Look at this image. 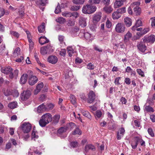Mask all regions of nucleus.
<instances>
[{"mask_svg": "<svg viewBox=\"0 0 155 155\" xmlns=\"http://www.w3.org/2000/svg\"><path fill=\"white\" fill-rule=\"evenodd\" d=\"M80 8V6H72L71 8V9L72 11H77Z\"/></svg>", "mask_w": 155, "mask_h": 155, "instance_id": "338daca9", "label": "nucleus"}, {"mask_svg": "<svg viewBox=\"0 0 155 155\" xmlns=\"http://www.w3.org/2000/svg\"><path fill=\"white\" fill-rule=\"evenodd\" d=\"M1 72L5 74H9V78L12 79L14 78L13 70L12 68L10 66L3 67L1 68Z\"/></svg>", "mask_w": 155, "mask_h": 155, "instance_id": "f03ea898", "label": "nucleus"}, {"mask_svg": "<svg viewBox=\"0 0 155 155\" xmlns=\"http://www.w3.org/2000/svg\"><path fill=\"white\" fill-rule=\"evenodd\" d=\"M60 118V116L59 115H56L53 117V119L55 123H57L58 122Z\"/></svg>", "mask_w": 155, "mask_h": 155, "instance_id": "4c0bfd02", "label": "nucleus"}, {"mask_svg": "<svg viewBox=\"0 0 155 155\" xmlns=\"http://www.w3.org/2000/svg\"><path fill=\"white\" fill-rule=\"evenodd\" d=\"M84 37L86 39H89L91 37V35L89 33L87 32L84 34Z\"/></svg>", "mask_w": 155, "mask_h": 155, "instance_id": "4d7b16f0", "label": "nucleus"}, {"mask_svg": "<svg viewBox=\"0 0 155 155\" xmlns=\"http://www.w3.org/2000/svg\"><path fill=\"white\" fill-rule=\"evenodd\" d=\"M47 123H49L52 120V116L49 113H47L43 115L41 117Z\"/></svg>", "mask_w": 155, "mask_h": 155, "instance_id": "1a4fd4ad", "label": "nucleus"}, {"mask_svg": "<svg viewBox=\"0 0 155 155\" xmlns=\"http://www.w3.org/2000/svg\"><path fill=\"white\" fill-rule=\"evenodd\" d=\"M142 22L141 20L138 19L137 20L135 25L132 27V29L134 31L136 28H137L139 27L142 26Z\"/></svg>", "mask_w": 155, "mask_h": 155, "instance_id": "6ab92c4d", "label": "nucleus"}, {"mask_svg": "<svg viewBox=\"0 0 155 155\" xmlns=\"http://www.w3.org/2000/svg\"><path fill=\"white\" fill-rule=\"evenodd\" d=\"M66 50L64 49H63L60 51L59 54L61 56H64L65 55Z\"/></svg>", "mask_w": 155, "mask_h": 155, "instance_id": "680f3d73", "label": "nucleus"}, {"mask_svg": "<svg viewBox=\"0 0 155 155\" xmlns=\"http://www.w3.org/2000/svg\"><path fill=\"white\" fill-rule=\"evenodd\" d=\"M100 1V0H89V2L91 4H98Z\"/></svg>", "mask_w": 155, "mask_h": 155, "instance_id": "a18cd8bd", "label": "nucleus"}, {"mask_svg": "<svg viewBox=\"0 0 155 155\" xmlns=\"http://www.w3.org/2000/svg\"><path fill=\"white\" fill-rule=\"evenodd\" d=\"M38 80V79L36 76H31L29 79L28 83L31 85H33L37 82Z\"/></svg>", "mask_w": 155, "mask_h": 155, "instance_id": "9b49d317", "label": "nucleus"}, {"mask_svg": "<svg viewBox=\"0 0 155 155\" xmlns=\"http://www.w3.org/2000/svg\"><path fill=\"white\" fill-rule=\"evenodd\" d=\"M87 101L89 103H92L95 99V94L93 91H91L87 94Z\"/></svg>", "mask_w": 155, "mask_h": 155, "instance_id": "39448f33", "label": "nucleus"}, {"mask_svg": "<svg viewBox=\"0 0 155 155\" xmlns=\"http://www.w3.org/2000/svg\"><path fill=\"white\" fill-rule=\"evenodd\" d=\"M103 9L106 12L109 13L113 11V9L110 6L108 7L106 6L104 7Z\"/></svg>", "mask_w": 155, "mask_h": 155, "instance_id": "cd10ccee", "label": "nucleus"}, {"mask_svg": "<svg viewBox=\"0 0 155 155\" xmlns=\"http://www.w3.org/2000/svg\"><path fill=\"white\" fill-rule=\"evenodd\" d=\"M12 145L10 142L8 143L6 145L5 150H7L11 147Z\"/></svg>", "mask_w": 155, "mask_h": 155, "instance_id": "13d9d810", "label": "nucleus"}, {"mask_svg": "<svg viewBox=\"0 0 155 155\" xmlns=\"http://www.w3.org/2000/svg\"><path fill=\"white\" fill-rule=\"evenodd\" d=\"M31 94V92L29 90L24 91L21 94V98L23 101L26 100L29 98Z\"/></svg>", "mask_w": 155, "mask_h": 155, "instance_id": "6e6552de", "label": "nucleus"}, {"mask_svg": "<svg viewBox=\"0 0 155 155\" xmlns=\"http://www.w3.org/2000/svg\"><path fill=\"white\" fill-rule=\"evenodd\" d=\"M45 23H42V25L38 27V30L40 33H43L45 31Z\"/></svg>", "mask_w": 155, "mask_h": 155, "instance_id": "5701e85b", "label": "nucleus"}, {"mask_svg": "<svg viewBox=\"0 0 155 155\" xmlns=\"http://www.w3.org/2000/svg\"><path fill=\"white\" fill-rule=\"evenodd\" d=\"M125 27L124 25L121 23H118L115 28V31L119 33H123L125 30Z\"/></svg>", "mask_w": 155, "mask_h": 155, "instance_id": "423d86ee", "label": "nucleus"}, {"mask_svg": "<svg viewBox=\"0 0 155 155\" xmlns=\"http://www.w3.org/2000/svg\"><path fill=\"white\" fill-rule=\"evenodd\" d=\"M125 25L127 27H130L131 25V20L129 18H126L124 19Z\"/></svg>", "mask_w": 155, "mask_h": 155, "instance_id": "b1692460", "label": "nucleus"}, {"mask_svg": "<svg viewBox=\"0 0 155 155\" xmlns=\"http://www.w3.org/2000/svg\"><path fill=\"white\" fill-rule=\"evenodd\" d=\"M10 34L12 35H13V36L17 38H18L19 36V34L16 31H11L10 32Z\"/></svg>", "mask_w": 155, "mask_h": 155, "instance_id": "79ce46f5", "label": "nucleus"}, {"mask_svg": "<svg viewBox=\"0 0 155 155\" xmlns=\"http://www.w3.org/2000/svg\"><path fill=\"white\" fill-rule=\"evenodd\" d=\"M19 12L20 15L21 16H23L24 14V9L23 7L19 8Z\"/></svg>", "mask_w": 155, "mask_h": 155, "instance_id": "5fc2aeb1", "label": "nucleus"}, {"mask_svg": "<svg viewBox=\"0 0 155 155\" xmlns=\"http://www.w3.org/2000/svg\"><path fill=\"white\" fill-rule=\"evenodd\" d=\"M137 73L141 76L142 77H144V74L143 72L140 69H137Z\"/></svg>", "mask_w": 155, "mask_h": 155, "instance_id": "6e6d98bb", "label": "nucleus"}, {"mask_svg": "<svg viewBox=\"0 0 155 155\" xmlns=\"http://www.w3.org/2000/svg\"><path fill=\"white\" fill-rule=\"evenodd\" d=\"M44 86L43 83L42 82H41L39 84H38L37 85L34 91L35 94H37L41 90V89Z\"/></svg>", "mask_w": 155, "mask_h": 155, "instance_id": "ddd939ff", "label": "nucleus"}, {"mask_svg": "<svg viewBox=\"0 0 155 155\" xmlns=\"http://www.w3.org/2000/svg\"><path fill=\"white\" fill-rule=\"evenodd\" d=\"M147 131L149 134L150 135L151 137H153L154 136V134L153 132V130L151 128H148Z\"/></svg>", "mask_w": 155, "mask_h": 155, "instance_id": "bf43d9fd", "label": "nucleus"}, {"mask_svg": "<svg viewBox=\"0 0 155 155\" xmlns=\"http://www.w3.org/2000/svg\"><path fill=\"white\" fill-rule=\"evenodd\" d=\"M142 40L146 43H153L155 41V36L151 35L148 37H144Z\"/></svg>", "mask_w": 155, "mask_h": 155, "instance_id": "0eeeda50", "label": "nucleus"}, {"mask_svg": "<svg viewBox=\"0 0 155 155\" xmlns=\"http://www.w3.org/2000/svg\"><path fill=\"white\" fill-rule=\"evenodd\" d=\"M79 25L82 27H85L87 25L86 19L82 17H80L79 18Z\"/></svg>", "mask_w": 155, "mask_h": 155, "instance_id": "f8f14e48", "label": "nucleus"}, {"mask_svg": "<svg viewBox=\"0 0 155 155\" xmlns=\"http://www.w3.org/2000/svg\"><path fill=\"white\" fill-rule=\"evenodd\" d=\"M101 14H95L93 18V22L96 23L100 21L101 19Z\"/></svg>", "mask_w": 155, "mask_h": 155, "instance_id": "a211bd4d", "label": "nucleus"}, {"mask_svg": "<svg viewBox=\"0 0 155 155\" xmlns=\"http://www.w3.org/2000/svg\"><path fill=\"white\" fill-rule=\"evenodd\" d=\"M48 61L50 63L54 64L57 62L58 58L55 56L51 55L48 58Z\"/></svg>", "mask_w": 155, "mask_h": 155, "instance_id": "9d476101", "label": "nucleus"}, {"mask_svg": "<svg viewBox=\"0 0 155 155\" xmlns=\"http://www.w3.org/2000/svg\"><path fill=\"white\" fill-rule=\"evenodd\" d=\"M117 11L118 13L121 15V14L124 13L126 12V8L125 7H122L118 9Z\"/></svg>", "mask_w": 155, "mask_h": 155, "instance_id": "c9c22d12", "label": "nucleus"}, {"mask_svg": "<svg viewBox=\"0 0 155 155\" xmlns=\"http://www.w3.org/2000/svg\"><path fill=\"white\" fill-rule=\"evenodd\" d=\"M121 15L118 13L117 11L112 14V17L114 19H117L119 18L121 16Z\"/></svg>", "mask_w": 155, "mask_h": 155, "instance_id": "4be33fe9", "label": "nucleus"}, {"mask_svg": "<svg viewBox=\"0 0 155 155\" xmlns=\"http://www.w3.org/2000/svg\"><path fill=\"white\" fill-rule=\"evenodd\" d=\"M31 136L32 138H34V140H35V139L38 138V136L36 134V133L35 132V131L34 130H33L32 132Z\"/></svg>", "mask_w": 155, "mask_h": 155, "instance_id": "37998d69", "label": "nucleus"}, {"mask_svg": "<svg viewBox=\"0 0 155 155\" xmlns=\"http://www.w3.org/2000/svg\"><path fill=\"white\" fill-rule=\"evenodd\" d=\"M145 41L141 40V41L137 43V49L140 51L144 52L146 50L147 47L145 44Z\"/></svg>", "mask_w": 155, "mask_h": 155, "instance_id": "20e7f679", "label": "nucleus"}, {"mask_svg": "<svg viewBox=\"0 0 155 155\" xmlns=\"http://www.w3.org/2000/svg\"><path fill=\"white\" fill-rule=\"evenodd\" d=\"M87 68L89 70H93L94 68V66L91 63H90L87 64Z\"/></svg>", "mask_w": 155, "mask_h": 155, "instance_id": "49530a36", "label": "nucleus"}, {"mask_svg": "<svg viewBox=\"0 0 155 155\" xmlns=\"http://www.w3.org/2000/svg\"><path fill=\"white\" fill-rule=\"evenodd\" d=\"M4 94L5 96H8L11 94V92L8 90H4Z\"/></svg>", "mask_w": 155, "mask_h": 155, "instance_id": "3c124183", "label": "nucleus"}, {"mask_svg": "<svg viewBox=\"0 0 155 155\" xmlns=\"http://www.w3.org/2000/svg\"><path fill=\"white\" fill-rule=\"evenodd\" d=\"M78 143L77 141H73L71 143L70 145L72 147L75 148L78 146Z\"/></svg>", "mask_w": 155, "mask_h": 155, "instance_id": "de8ad7c7", "label": "nucleus"}, {"mask_svg": "<svg viewBox=\"0 0 155 155\" xmlns=\"http://www.w3.org/2000/svg\"><path fill=\"white\" fill-rule=\"evenodd\" d=\"M28 75L27 74H23L21 77L20 82L21 84H25L27 81Z\"/></svg>", "mask_w": 155, "mask_h": 155, "instance_id": "f3484780", "label": "nucleus"}, {"mask_svg": "<svg viewBox=\"0 0 155 155\" xmlns=\"http://www.w3.org/2000/svg\"><path fill=\"white\" fill-rule=\"evenodd\" d=\"M95 149V147L91 144H87L85 146L84 148V150L86 152H88L89 150L94 151Z\"/></svg>", "mask_w": 155, "mask_h": 155, "instance_id": "dca6fc26", "label": "nucleus"}, {"mask_svg": "<svg viewBox=\"0 0 155 155\" xmlns=\"http://www.w3.org/2000/svg\"><path fill=\"white\" fill-rule=\"evenodd\" d=\"M20 51V49L19 47H17L16 48L13 52V54L14 55L17 54L18 55V54L19 53Z\"/></svg>", "mask_w": 155, "mask_h": 155, "instance_id": "864d4df0", "label": "nucleus"}, {"mask_svg": "<svg viewBox=\"0 0 155 155\" xmlns=\"http://www.w3.org/2000/svg\"><path fill=\"white\" fill-rule=\"evenodd\" d=\"M125 82L127 85H129L130 84V79L129 78H125Z\"/></svg>", "mask_w": 155, "mask_h": 155, "instance_id": "774afa93", "label": "nucleus"}, {"mask_svg": "<svg viewBox=\"0 0 155 155\" xmlns=\"http://www.w3.org/2000/svg\"><path fill=\"white\" fill-rule=\"evenodd\" d=\"M140 2H134L131 4V6H139V5H140Z\"/></svg>", "mask_w": 155, "mask_h": 155, "instance_id": "052dcab7", "label": "nucleus"}, {"mask_svg": "<svg viewBox=\"0 0 155 155\" xmlns=\"http://www.w3.org/2000/svg\"><path fill=\"white\" fill-rule=\"evenodd\" d=\"M84 0H73V2L76 4H83Z\"/></svg>", "mask_w": 155, "mask_h": 155, "instance_id": "ea45409f", "label": "nucleus"}, {"mask_svg": "<svg viewBox=\"0 0 155 155\" xmlns=\"http://www.w3.org/2000/svg\"><path fill=\"white\" fill-rule=\"evenodd\" d=\"M135 139V142L137 143L138 144L139 143H140L141 142V140L142 139V138L138 137H136L134 138Z\"/></svg>", "mask_w": 155, "mask_h": 155, "instance_id": "0e129e2a", "label": "nucleus"}, {"mask_svg": "<svg viewBox=\"0 0 155 155\" xmlns=\"http://www.w3.org/2000/svg\"><path fill=\"white\" fill-rule=\"evenodd\" d=\"M67 50L69 56L71 57L72 56V54L74 53V50L72 47H68L67 48Z\"/></svg>", "mask_w": 155, "mask_h": 155, "instance_id": "473e14b6", "label": "nucleus"}, {"mask_svg": "<svg viewBox=\"0 0 155 155\" xmlns=\"http://www.w3.org/2000/svg\"><path fill=\"white\" fill-rule=\"evenodd\" d=\"M48 124L47 122L42 118L39 121V125L41 127H45Z\"/></svg>", "mask_w": 155, "mask_h": 155, "instance_id": "c756f323", "label": "nucleus"}, {"mask_svg": "<svg viewBox=\"0 0 155 155\" xmlns=\"http://www.w3.org/2000/svg\"><path fill=\"white\" fill-rule=\"evenodd\" d=\"M62 15L63 16L66 17H71L72 16V13L69 12H67L63 13Z\"/></svg>", "mask_w": 155, "mask_h": 155, "instance_id": "c03bdc74", "label": "nucleus"}, {"mask_svg": "<svg viewBox=\"0 0 155 155\" xmlns=\"http://www.w3.org/2000/svg\"><path fill=\"white\" fill-rule=\"evenodd\" d=\"M96 9L97 8L95 5H87L83 7L82 11L84 14H90L94 12Z\"/></svg>", "mask_w": 155, "mask_h": 155, "instance_id": "f257e3e1", "label": "nucleus"}, {"mask_svg": "<svg viewBox=\"0 0 155 155\" xmlns=\"http://www.w3.org/2000/svg\"><path fill=\"white\" fill-rule=\"evenodd\" d=\"M47 108L44 105V103L40 105L37 108V112L38 113H42L44 111L46 110Z\"/></svg>", "mask_w": 155, "mask_h": 155, "instance_id": "4468645a", "label": "nucleus"}, {"mask_svg": "<svg viewBox=\"0 0 155 155\" xmlns=\"http://www.w3.org/2000/svg\"><path fill=\"white\" fill-rule=\"evenodd\" d=\"M81 113L83 116L87 117L89 119H91V116L88 112L84 110H82Z\"/></svg>", "mask_w": 155, "mask_h": 155, "instance_id": "bb28decb", "label": "nucleus"}, {"mask_svg": "<svg viewBox=\"0 0 155 155\" xmlns=\"http://www.w3.org/2000/svg\"><path fill=\"white\" fill-rule=\"evenodd\" d=\"M144 111L148 112H153L154 110L153 108L150 106H146L145 107Z\"/></svg>", "mask_w": 155, "mask_h": 155, "instance_id": "c85d7f7f", "label": "nucleus"}, {"mask_svg": "<svg viewBox=\"0 0 155 155\" xmlns=\"http://www.w3.org/2000/svg\"><path fill=\"white\" fill-rule=\"evenodd\" d=\"M132 34L129 31L124 35V41L126 42L128 41L132 37Z\"/></svg>", "mask_w": 155, "mask_h": 155, "instance_id": "412c9836", "label": "nucleus"}, {"mask_svg": "<svg viewBox=\"0 0 155 155\" xmlns=\"http://www.w3.org/2000/svg\"><path fill=\"white\" fill-rule=\"evenodd\" d=\"M102 114V113L100 110H97L96 112V116L98 118H99L101 117Z\"/></svg>", "mask_w": 155, "mask_h": 155, "instance_id": "8fccbe9b", "label": "nucleus"}, {"mask_svg": "<svg viewBox=\"0 0 155 155\" xmlns=\"http://www.w3.org/2000/svg\"><path fill=\"white\" fill-rule=\"evenodd\" d=\"M70 99L71 102L73 104H75L76 103V99L75 97L73 95H71Z\"/></svg>", "mask_w": 155, "mask_h": 155, "instance_id": "58836bf2", "label": "nucleus"}, {"mask_svg": "<svg viewBox=\"0 0 155 155\" xmlns=\"http://www.w3.org/2000/svg\"><path fill=\"white\" fill-rule=\"evenodd\" d=\"M17 103L16 101H14L9 103L8 105V107L12 109H14L17 107Z\"/></svg>", "mask_w": 155, "mask_h": 155, "instance_id": "a878e982", "label": "nucleus"}, {"mask_svg": "<svg viewBox=\"0 0 155 155\" xmlns=\"http://www.w3.org/2000/svg\"><path fill=\"white\" fill-rule=\"evenodd\" d=\"M124 2L121 1H116L114 3V8H117L123 5Z\"/></svg>", "mask_w": 155, "mask_h": 155, "instance_id": "393cba45", "label": "nucleus"}, {"mask_svg": "<svg viewBox=\"0 0 155 155\" xmlns=\"http://www.w3.org/2000/svg\"><path fill=\"white\" fill-rule=\"evenodd\" d=\"M61 12V9L59 3H58V5L55 8L54 12L56 14H58Z\"/></svg>", "mask_w": 155, "mask_h": 155, "instance_id": "e433bc0d", "label": "nucleus"}, {"mask_svg": "<svg viewBox=\"0 0 155 155\" xmlns=\"http://www.w3.org/2000/svg\"><path fill=\"white\" fill-rule=\"evenodd\" d=\"M94 48L96 51H98L99 52H102L103 50L101 48H99L98 46H95L94 47Z\"/></svg>", "mask_w": 155, "mask_h": 155, "instance_id": "e2e57ef3", "label": "nucleus"}, {"mask_svg": "<svg viewBox=\"0 0 155 155\" xmlns=\"http://www.w3.org/2000/svg\"><path fill=\"white\" fill-rule=\"evenodd\" d=\"M81 130L78 128H77L73 132L72 134L73 135H75L78 134L79 135H81Z\"/></svg>", "mask_w": 155, "mask_h": 155, "instance_id": "72a5a7b5", "label": "nucleus"}, {"mask_svg": "<svg viewBox=\"0 0 155 155\" xmlns=\"http://www.w3.org/2000/svg\"><path fill=\"white\" fill-rule=\"evenodd\" d=\"M133 10L136 15H140L141 12V8L139 6H135Z\"/></svg>", "mask_w": 155, "mask_h": 155, "instance_id": "aec40b11", "label": "nucleus"}, {"mask_svg": "<svg viewBox=\"0 0 155 155\" xmlns=\"http://www.w3.org/2000/svg\"><path fill=\"white\" fill-rule=\"evenodd\" d=\"M39 42L41 45H43L45 44L48 42L49 40L45 36H41L39 38Z\"/></svg>", "mask_w": 155, "mask_h": 155, "instance_id": "2eb2a0df", "label": "nucleus"}, {"mask_svg": "<svg viewBox=\"0 0 155 155\" xmlns=\"http://www.w3.org/2000/svg\"><path fill=\"white\" fill-rule=\"evenodd\" d=\"M21 128L24 133H28L31 129V126L30 123L25 122L22 124Z\"/></svg>", "mask_w": 155, "mask_h": 155, "instance_id": "7ed1b4c3", "label": "nucleus"}, {"mask_svg": "<svg viewBox=\"0 0 155 155\" xmlns=\"http://www.w3.org/2000/svg\"><path fill=\"white\" fill-rule=\"evenodd\" d=\"M106 25L107 28H110L111 26V22L109 20H107L106 22Z\"/></svg>", "mask_w": 155, "mask_h": 155, "instance_id": "69168bd1", "label": "nucleus"}, {"mask_svg": "<svg viewBox=\"0 0 155 155\" xmlns=\"http://www.w3.org/2000/svg\"><path fill=\"white\" fill-rule=\"evenodd\" d=\"M64 37L62 35H59L58 36V40L61 44H62L64 41Z\"/></svg>", "mask_w": 155, "mask_h": 155, "instance_id": "09e8293b", "label": "nucleus"}, {"mask_svg": "<svg viewBox=\"0 0 155 155\" xmlns=\"http://www.w3.org/2000/svg\"><path fill=\"white\" fill-rule=\"evenodd\" d=\"M47 0H38L37 1V4L38 5H40L42 6L45 5Z\"/></svg>", "mask_w": 155, "mask_h": 155, "instance_id": "2f4dec72", "label": "nucleus"}, {"mask_svg": "<svg viewBox=\"0 0 155 155\" xmlns=\"http://www.w3.org/2000/svg\"><path fill=\"white\" fill-rule=\"evenodd\" d=\"M56 21L60 24H63L65 22L66 20L63 18L60 17L57 19Z\"/></svg>", "mask_w": 155, "mask_h": 155, "instance_id": "f704fd0d", "label": "nucleus"}, {"mask_svg": "<svg viewBox=\"0 0 155 155\" xmlns=\"http://www.w3.org/2000/svg\"><path fill=\"white\" fill-rule=\"evenodd\" d=\"M67 128L65 127H61L58 130V133L59 134H62L64 132H65L67 130Z\"/></svg>", "mask_w": 155, "mask_h": 155, "instance_id": "7c9ffc66", "label": "nucleus"}, {"mask_svg": "<svg viewBox=\"0 0 155 155\" xmlns=\"http://www.w3.org/2000/svg\"><path fill=\"white\" fill-rule=\"evenodd\" d=\"M48 51L46 49V47H42L41 48V53L43 55L46 54L48 52Z\"/></svg>", "mask_w": 155, "mask_h": 155, "instance_id": "a19ab883", "label": "nucleus"}, {"mask_svg": "<svg viewBox=\"0 0 155 155\" xmlns=\"http://www.w3.org/2000/svg\"><path fill=\"white\" fill-rule=\"evenodd\" d=\"M125 132L124 129L123 128H121L119 130L117 133H119L120 135H122L123 136Z\"/></svg>", "mask_w": 155, "mask_h": 155, "instance_id": "603ef678", "label": "nucleus"}]
</instances>
